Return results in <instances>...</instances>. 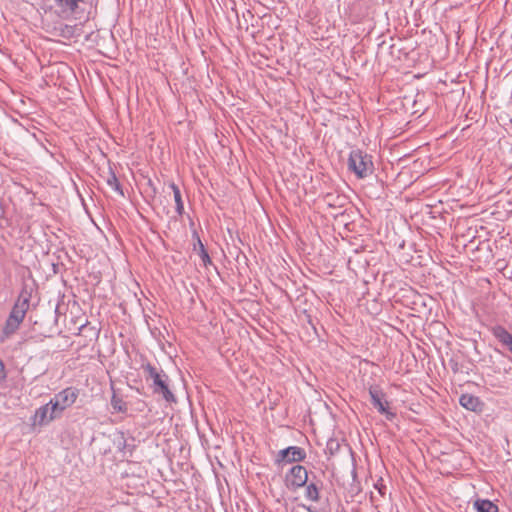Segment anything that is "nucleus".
I'll use <instances>...</instances> for the list:
<instances>
[{
	"label": "nucleus",
	"mask_w": 512,
	"mask_h": 512,
	"mask_svg": "<svg viewBox=\"0 0 512 512\" xmlns=\"http://www.w3.org/2000/svg\"><path fill=\"white\" fill-rule=\"evenodd\" d=\"M491 333L512 354V334L501 325L493 326Z\"/></svg>",
	"instance_id": "obj_9"
},
{
	"label": "nucleus",
	"mask_w": 512,
	"mask_h": 512,
	"mask_svg": "<svg viewBox=\"0 0 512 512\" xmlns=\"http://www.w3.org/2000/svg\"><path fill=\"white\" fill-rule=\"evenodd\" d=\"M286 486L291 491H297L308 482L307 469L302 465H294L285 476Z\"/></svg>",
	"instance_id": "obj_5"
},
{
	"label": "nucleus",
	"mask_w": 512,
	"mask_h": 512,
	"mask_svg": "<svg viewBox=\"0 0 512 512\" xmlns=\"http://www.w3.org/2000/svg\"><path fill=\"white\" fill-rule=\"evenodd\" d=\"M305 497L312 501V502H318L320 499V489L314 482H310L305 485Z\"/></svg>",
	"instance_id": "obj_17"
},
{
	"label": "nucleus",
	"mask_w": 512,
	"mask_h": 512,
	"mask_svg": "<svg viewBox=\"0 0 512 512\" xmlns=\"http://www.w3.org/2000/svg\"><path fill=\"white\" fill-rule=\"evenodd\" d=\"M374 487L375 489L378 490L379 494L381 496H384L385 495V490H386V486L383 484V479L380 478L375 484H374Z\"/></svg>",
	"instance_id": "obj_21"
},
{
	"label": "nucleus",
	"mask_w": 512,
	"mask_h": 512,
	"mask_svg": "<svg viewBox=\"0 0 512 512\" xmlns=\"http://www.w3.org/2000/svg\"><path fill=\"white\" fill-rule=\"evenodd\" d=\"M104 177H105V180H106V183L108 186H110L114 191L119 193L121 196H124L122 186H121L114 170L111 167H109V169Z\"/></svg>",
	"instance_id": "obj_13"
},
{
	"label": "nucleus",
	"mask_w": 512,
	"mask_h": 512,
	"mask_svg": "<svg viewBox=\"0 0 512 512\" xmlns=\"http://www.w3.org/2000/svg\"><path fill=\"white\" fill-rule=\"evenodd\" d=\"M56 5L64 12L75 13L81 4H87L88 0H54Z\"/></svg>",
	"instance_id": "obj_11"
},
{
	"label": "nucleus",
	"mask_w": 512,
	"mask_h": 512,
	"mask_svg": "<svg viewBox=\"0 0 512 512\" xmlns=\"http://www.w3.org/2000/svg\"><path fill=\"white\" fill-rule=\"evenodd\" d=\"M348 169L359 179L372 175L374 172L372 156L360 149L352 150L348 158Z\"/></svg>",
	"instance_id": "obj_2"
},
{
	"label": "nucleus",
	"mask_w": 512,
	"mask_h": 512,
	"mask_svg": "<svg viewBox=\"0 0 512 512\" xmlns=\"http://www.w3.org/2000/svg\"><path fill=\"white\" fill-rule=\"evenodd\" d=\"M307 318H308V323L314 328L311 317L308 315Z\"/></svg>",
	"instance_id": "obj_23"
},
{
	"label": "nucleus",
	"mask_w": 512,
	"mask_h": 512,
	"mask_svg": "<svg viewBox=\"0 0 512 512\" xmlns=\"http://www.w3.org/2000/svg\"><path fill=\"white\" fill-rule=\"evenodd\" d=\"M194 236L196 237V242L194 243V250L197 251L199 257L202 260L203 265L205 267H207L208 265H212V260L207 250L205 249V246L202 243L201 239L196 233H194Z\"/></svg>",
	"instance_id": "obj_12"
},
{
	"label": "nucleus",
	"mask_w": 512,
	"mask_h": 512,
	"mask_svg": "<svg viewBox=\"0 0 512 512\" xmlns=\"http://www.w3.org/2000/svg\"><path fill=\"white\" fill-rule=\"evenodd\" d=\"M143 370L146 380L152 381L150 387L154 394L161 395L169 403L176 402V398L169 388V377L163 370L150 363L143 365Z\"/></svg>",
	"instance_id": "obj_1"
},
{
	"label": "nucleus",
	"mask_w": 512,
	"mask_h": 512,
	"mask_svg": "<svg viewBox=\"0 0 512 512\" xmlns=\"http://www.w3.org/2000/svg\"><path fill=\"white\" fill-rule=\"evenodd\" d=\"M32 293H33V287L29 286L27 284H24L19 293V296L16 300V303L26 306L27 308H30V301L32 298Z\"/></svg>",
	"instance_id": "obj_14"
},
{
	"label": "nucleus",
	"mask_w": 512,
	"mask_h": 512,
	"mask_svg": "<svg viewBox=\"0 0 512 512\" xmlns=\"http://www.w3.org/2000/svg\"><path fill=\"white\" fill-rule=\"evenodd\" d=\"M60 418L57 412L52 413V405L50 401L36 409L33 417L32 424L34 426H46L55 419Z\"/></svg>",
	"instance_id": "obj_7"
},
{
	"label": "nucleus",
	"mask_w": 512,
	"mask_h": 512,
	"mask_svg": "<svg viewBox=\"0 0 512 512\" xmlns=\"http://www.w3.org/2000/svg\"><path fill=\"white\" fill-rule=\"evenodd\" d=\"M28 310L26 306L14 303L2 330L3 339L9 338L19 329Z\"/></svg>",
	"instance_id": "obj_4"
},
{
	"label": "nucleus",
	"mask_w": 512,
	"mask_h": 512,
	"mask_svg": "<svg viewBox=\"0 0 512 512\" xmlns=\"http://www.w3.org/2000/svg\"><path fill=\"white\" fill-rule=\"evenodd\" d=\"M111 406L113 410L118 413H126L128 410L127 403L115 392L111 397Z\"/></svg>",
	"instance_id": "obj_18"
},
{
	"label": "nucleus",
	"mask_w": 512,
	"mask_h": 512,
	"mask_svg": "<svg viewBox=\"0 0 512 512\" xmlns=\"http://www.w3.org/2000/svg\"><path fill=\"white\" fill-rule=\"evenodd\" d=\"M459 403L465 409L473 412H481L484 406L480 398L472 394H462Z\"/></svg>",
	"instance_id": "obj_10"
},
{
	"label": "nucleus",
	"mask_w": 512,
	"mask_h": 512,
	"mask_svg": "<svg viewBox=\"0 0 512 512\" xmlns=\"http://www.w3.org/2000/svg\"><path fill=\"white\" fill-rule=\"evenodd\" d=\"M352 478H353V482L351 483L350 485V492L352 494H359L361 492V485H360V482L359 480L357 479V472H356V469H353L352 470Z\"/></svg>",
	"instance_id": "obj_19"
},
{
	"label": "nucleus",
	"mask_w": 512,
	"mask_h": 512,
	"mask_svg": "<svg viewBox=\"0 0 512 512\" xmlns=\"http://www.w3.org/2000/svg\"><path fill=\"white\" fill-rule=\"evenodd\" d=\"M121 438H122V440H123V443H122V444H123V446H125L126 440H125V438H124V436H123V433H121Z\"/></svg>",
	"instance_id": "obj_24"
},
{
	"label": "nucleus",
	"mask_w": 512,
	"mask_h": 512,
	"mask_svg": "<svg viewBox=\"0 0 512 512\" xmlns=\"http://www.w3.org/2000/svg\"><path fill=\"white\" fill-rule=\"evenodd\" d=\"M306 458V451L298 446H289L278 452L276 461L280 463L301 462Z\"/></svg>",
	"instance_id": "obj_8"
},
{
	"label": "nucleus",
	"mask_w": 512,
	"mask_h": 512,
	"mask_svg": "<svg viewBox=\"0 0 512 512\" xmlns=\"http://www.w3.org/2000/svg\"><path fill=\"white\" fill-rule=\"evenodd\" d=\"M369 395L372 405L380 414L385 415L390 421L396 417V413L388 409V402L384 400L385 393L379 386H370Z\"/></svg>",
	"instance_id": "obj_6"
},
{
	"label": "nucleus",
	"mask_w": 512,
	"mask_h": 512,
	"mask_svg": "<svg viewBox=\"0 0 512 512\" xmlns=\"http://www.w3.org/2000/svg\"><path fill=\"white\" fill-rule=\"evenodd\" d=\"M5 377H6V374H5L4 364L0 360V380L5 379Z\"/></svg>",
	"instance_id": "obj_22"
},
{
	"label": "nucleus",
	"mask_w": 512,
	"mask_h": 512,
	"mask_svg": "<svg viewBox=\"0 0 512 512\" xmlns=\"http://www.w3.org/2000/svg\"><path fill=\"white\" fill-rule=\"evenodd\" d=\"M78 396L79 391L75 387H67L61 390L50 399L52 413L57 412L61 417L62 413L76 402Z\"/></svg>",
	"instance_id": "obj_3"
},
{
	"label": "nucleus",
	"mask_w": 512,
	"mask_h": 512,
	"mask_svg": "<svg viewBox=\"0 0 512 512\" xmlns=\"http://www.w3.org/2000/svg\"><path fill=\"white\" fill-rule=\"evenodd\" d=\"M474 508L477 512H498V506L488 499H477Z\"/></svg>",
	"instance_id": "obj_15"
},
{
	"label": "nucleus",
	"mask_w": 512,
	"mask_h": 512,
	"mask_svg": "<svg viewBox=\"0 0 512 512\" xmlns=\"http://www.w3.org/2000/svg\"><path fill=\"white\" fill-rule=\"evenodd\" d=\"M74 33V27L73 26H70V25H64L62 28H61V36L63 37H71Z\"/></svg>",
	"instance_id": "obj_20"
},
{
	"label": "nucleus",
	"mask_w": 512,
	"mask_h": 512,
	"mask_svg": "<svg viewBox=\"0 0 512 512\" xmlns=\"http://www.w3.org/2000/svg\"><path fill=\"white\" fill-rule=\"evenodd\" d=\"M170 188L172 189L174 195L176 213L178 216H182L184 213V203L180 189L175 183H171Z\"/></svg>",
	"instance_id": "obj_16"
}]
</instances>
